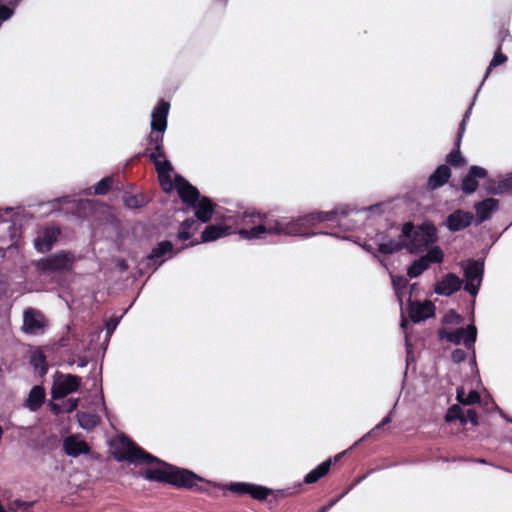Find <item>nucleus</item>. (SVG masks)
Returning <instances> with one entry per match:
<instances>
[{
	"label": "nucleus",
	"mask_w": 512,
	"mask_h": 512,
	"mask_svg": "<svg viewBox=\"0 0 512 512\" xmlns=\"http://www.w3.org/2000/svg\"><path fill=\"white\" fill-rule=\"evenodd\" d=\"M351 211L345 208H336L328 212H313L298 218L279 217L275 219L254 211H246L238 217L237 224L240 227L238 234L246 240L265 239L267 235L312 236L316 233H310V228L325 221H337L340 227L352 230L356 228V224L342 223V218Z\"/></svg>",
	"instance_id": "nucleus-1"
},
{
	"label": "nucleus",
	"mask_w": 512,
	"mask_h": 512,
	"mask_svg": "<svg viewBox=\"0 0 512 512\" xmlns=\"http://www.w3.org/2000/svg\"><path fill=\"white\" fill-rule=\"evenodd\" d=\"M122 451L116 455L119 461L126 460L134 464L155 462L145 470L144 476L148 480L168 482L176 486L193 488L201 478L186 469L169 465L146 453L142 448L135 445L129 439H122Z\"/></svg>",
	"instance_id": "nucleus-2"
},
{
	"label": "nucleus",
	"mask_w": 512,
	"mask_h": 512,
	"mask_svg": "<svg viewBox=\"0 0 512 512\" xmlns=\"http://www.w3.org/2000/svg\"><path fill=\"white\" fill-rule=\"evenodd\" d=\"M170 105L164 100H160L151 114V133L148 137L149 145L153 151L149 153L150 160L154 163L157 170L161 186L164 191L172 190L171 173L173 171L170 161L166 159L163 149V134L167 128V116Z\"/></svg>",
	"instance_id": "nucleus-3"
},
{
	"label": "nucleus",
	"mask_w": 512,
	"mask_h": 512,
	"mask_svg": "<svg viewBox=\"0 0 512 512\" xmlns=\"http://www.w3.org/2000/svg\"><path fill=\"white\" fill-rule=\"evenodd\" d=\"M175 187L182 201L193 208L198 221L207 223L211 220L214 204L208 197L200 196L197 188L181 176H176Z\"/></svg>",
	"instance_id": "nucleus-4"
},
{
	"label": "nucleus",
	"mask_w": 512,
	"mask_h": 512,
	"mask_svg": "<svg viewBox=\"0 0 512 512\" xmlns=\"http://www.w3.org/2000/svg\"><path fill=\"white\" fill-rule=\"evenodd\" d=\"M405 248L410 252H418L436 240V228L431 224H423L415 228L412 223L402 227Z\"/></svg>",
	"instance_id": "nucleus-5"
},
{
	"label": "nucleus",
	"mask_w": 512,
	"mask_h": 512,
	"mask_svg": "<svg viewBox=\"0 0 512 512\" xmlns=\"http://www.w3.org/2000/svg\"><path fill=\"white\" fill-rule=\"evenodd\" d=\"M461 267L463 269L465 278L464 289L472 297H475L478 294L483 280L484 263L480 260L471 259L462 262Z\"/></svg>",
	"instance_id": "nucleus-6"
},
{
	"label": "nucleus",
	"mask_w": 512,
	"mask_h": 512,
	"mask_svg": "<svg viewBox=\"0 0 512 512\" xmlns=\"http://www.w3.org/2000/svg\"><path fill=\"white\" fill-rule=\"evenodd\" d=\"M439 337L441 339H446L447 341L459 345L461 343L464 344V346L467 349H472L473 351V364H475V350H474V344L476 342L477 338V329L475 325L470 324L466 328H458L454 330H446V329H440L439 330Z\"/></svg>",
	"instance_id": "nucleus-7"
},
{
	"label": "nucleus",
	"mask_w": 512,
	"mask_h": 512,
	"mask_svg": "<svg viewBox=\"0 0 512 512\" xmlns=\"http://www.w3.org/2000/svg\"><path fill=\"white\" fill-rule=\"evenodd\" d=\"M74 264V256L70 252L61 251L37 262V269L43 273L69 271Z\"/></svg>",
	"instance_id": "nucleus-8"
},
{
	"label": "nucleus",
	"mask_w": 512,
	"mask_h": 512,
	"mask_svg": "<svg viewBox=\"0 0 512 512\" xmlns=\"http://www.w3.org/2000/svg\"><path fill=\"white\" fill-rule=\"evenodd\" d=\"M81 385V377L72 374H57L52 385L51 395L55 400L76 392Z\"/></svg>",
	"instance_id": "nucleus-9"
},
{
	"label": "nucleus",
	"mask_w": 512,
	"mask_h": 512,
	"mask_svg": "<svg viewBox=\"0 0 512 512\" xmlns=\"http://www.w3.org/2000/svg\"><path fill=\"white\" fill-rule=\"evenodd\" d=\"M46 326L47 321L42 313L33 308H27L24 311L22 329L26 334H43Z\"/></svg>",
	"instance_id": "nucleus-10"
},
{
	"label": "nucleus",
	"mask_w": 512,
	"mask_h": 512,
	"mask_svg": "<svg viewBox=\"0 0 512 512\" xmlns=\"http://www.w3.org/2000/svg\"><path fill=\"white\" fill-rule=\"evenodd\" d=\"M228 489L236 494H249L256 500H265L269 495L273 494L272 489L264 486L249 484L244 482H234L229 484Z\"/></svg>",
	"instance_id": "nucleus-11"
},
{
	"label": "nucleus",
	"mask_w": 512,
	"mask_h": 512,
	"mask_svg": "<svg viewBox=\"0 0 512 512\" xmlns=\"http://www.w3.org/2000/svg\"><path fill=\"white\" fill-rule=\"evenodd\" d=\"M500 49H501V47L499 46V47H498V49H497V51L495 52V54H494V56H493V58H492L491 62H490V64H489L488 68H487L486 74H485L484 79H483V81H482V83H481V85H480V86H482V85H483L484 81H485V80L487 79V77L489 76L490 71H491V69H492V68H494V67H496V66H498V65H501V64H503V63H505V62L507 61V57H506V55L502 54V53H501V51H500ZM480 88H481V87H479V88H478V90H477V92H476V94H475V96H474V99H476L477 94H478V92H479ZM474 101H475V100H473V103L470 105V107H469V108L467 109V111L465 112V114H464V116H463V119H462V121H461V123H460L459 131H458V135H457V145H459L460 140H461V138H462V136H463V134H464V132H465L466 122L468 121V119H469V117H470V114H471V111H472V106H473V104H474Z\"/></svg>",
	"instance_id": "nucleus-12"
},
{
	"label": "nucleus",
	"mask_w": 512,
	"mask_h": 512,
	"mask_svg": "<svg viewBox=\"0 0 512 512\" xmlns=\"http://www.w3.org/2000/svg\"><path fill=\"white\" fill-rule=\"evenodd\" d=\"M59 235L60 230L56 227L44 228L34 240L35 249L41 253L51 250Z\"/></svg>",
	"instance_id": "nucleus-13"
},
{
	"label": "nucleus",
	"mask_w": 512,
	"mask_h": 512,
	"mask_svg": "<svg viewBox=\"0 0 512 512\" xmlns=\"http://www.w3.org/2000/svg\"><path fill=\"white\" fill-rule=\"evenodd\" d=\"M178 252L179 251L174 252L173 244L166 240L160 242L155 248H153L147 259L155 265L154 270H156L163 262Z\"/></svg>",
	"instance_id": "nucleus-14"
},
{
	"label": "nucleus",
	"mask_w": 512,
	"mask_h": 512,
	"mask_svg": "<svg viewBox=\"0 0 512 512\" xmlns=\"http://www.w3.org/2000/svg\"><path fill=\"white\" fill-rule=\"evenodd\" d=\"M473 220V214L463 210H455L445 220V226L451 232H456L468 227Z\"/></svg>",
	"instance_id": "nucleus-15"
},
{
	"label": "nucleus",
	"mask_w": 512,
	"mask_h": 512,
	"mask_svg": "<svg viewBox=\"0 0 512 512\" xmlns=\"http://www.w3.org/2000/svg\"><path fill=\"white\" fill-rule=\"evenodd\" d=\"M463 280L454 273L445 275L435 287V293L442 296H450L459 291L462 287Z\"/></svg>",
	"instance_id": "nucleus-16"
},
{
	"label": "nucleus",
	"mask_w": 512,
	"mask_h": 512,
	"mask_svg": "<svg viewBox=\"0 0 512 512\" xmlns=\"http://www.w3.org/2000/svg\"><path fill=\"white\" fill-rule=\"evenodd\" d=\"M435 306L431 301L424 303L409 302V315L413 322L423 321L434 315Z\"/></svg>",
	"instance_id": "nucleus-17"
},
{
	"label": "nucleus",
	"mask_w": 512,
	"mask_h": 512,
	"mask_svg": "<svg viewBox=\"0 0 512 512\" xmlns=\"http://www.w3.org/2000/svg\"><path fill=\"white\" fill-rule=\"evenodd\" d=\"M65 453L70 457H78L81 454L89 453V446L76 435H70L63 440Z\"/></svg>",
	"instance_id": "nucleus-18"
},
{
	"label": "nucleus",
	"mask_w": 512,
	"mask_h": 512,
	"mask_svg": "<svg viewBox=\"0 0 512 512\" xmlns=\"http://www.w3.org/2000/svg\"><path fill=\"white\" fill-rule=\"evenodd\" d=\"M454 419L460 420L461 423L466 424L470 422L473 425L478 424V416L474 409H462L457 405H454L449 408L448 413L446 415V420L451 421Z\"/></svg>",
	"instance_id": "nucleus-19"
},
{
	"label": "nucleus",
	"mask_w": 512,
	"mask_h": 512,
	"mask_svg": "<svg viewBox=\"0 0 512 512\" xmlns=\"http://www.w3.org/2000/svg\"><path fill=\"white\" fill-rule=\"evenodd\" d=\"M451 170L447 165H440L428 178L427 188L431 191L442 187L449 180Z\"/></svg>",
	"instance_id": "nucleus-20"
},
{
	"label": "nucleus",
	"mask_w": 512,
	"mask_h": 512,
	"mask_svg": "<svg viewBox=\"0 0 512 512\" xmlns=\"http://www.w3.org/2000/svg\"><path fill=\"white\" fill-rule=\"evenodd\" d=\"M498 208V200L487 198L475 205L477 222L481 223L490 218L491 214Z\"/></svg>",
	"instance_id": "nucleus-21"
},
{
	"label": "nucleus",
	"mask_w": 512,
	"mask_h": 512,
	"mask_svg": "<svg viewBox=\"0 0 512 512\" xmlns=\"http://www.w3.org/2000/svg\"><path fill=\"white\" fill-rule=\"evenodd\" d=\"M45 399V390L42 386H34L25 400V407L32 412H36L43 404Z\"/></svg>",
	"instance_id": "nucleus-22"
},
{
	"label": "nucleus",
	"mask_w": 512,
	"mask_h": 512,
	"mask_svg": "<svg viewBox=\"0 0 512 512\" xmlns=\"http://www.w3.org/2000/svg\"><path fill=\"white\" fill-rule=\"evenodd\" d=\"M228 234H230V227L228 226L221 224L209 225L202 232L201 239L202 242H211Z\"/></svg>",
	"instance_id": "nucleus-23"
},
{
	"label": "nucleus",
	"mask_w": 512,
	"mask_h": 512,
	"mask_svg": "<svg viewBox=\"0 0 512 512\" xmlns=\"http://www.w3.org/2000/svg\"><path fill=\"white\" fill-rule=\"evenodd\" d=\"M332 461L331 459H328L324 462H322L319 466H317L315 469L310 471L304 478L305 484H313L316 483L319 479H321L323 476H325L331 467Z\"/></svg>",
	"instance_id": "nucleus-24"
},
{
	"label": "nucleus",
	"mask_w": 512,
	"mask_h": 512,
	"mask_svg": "<svg viewBox=\"0 0 512 512\" xmlns=\"http://www.w3.org/2000/svg\"><path fill=\"white\" fill-rule=\"evenodd\" d=\"M77 419L80 427L87 431L92 430L100 423V417L91 412H78Z\"/></svg>",
	"instance_id": "nucleus-25"
},
{
	"label": "nucleus",
	"mask_w": 512,
	"mask_h": 512,
	"mask_svg": "<svg viewBox=\"0 0 512 512\" xmlns=\"http://www.w3.org/2000/svg\"><path fill=\"white\" fill-rule=\"evenodd\" d=\"M379 251L383 254H392L405 248L404 237H402V233L399 236V240H383L379 244Z\"/></svg>",
	"instance_id": "nucleus-26"
},
{
	"label": "nucleus",
	"mask_w": 512,
	"mask_h": 512,
	"mask_svg": "<svg viewBox=\"0 0 512 512\" xmlns=\"http://www.w3.org/2000/svg\"><path fill=\"white\" fill-rule=\"evenodd\" d=\"M197 221L193 218H188L185 221L182 222L179 232H178V239L185 241L188 240L192 235L193 231H196L198 229Z\"/></svg>",
	"instance_id": "nucleus-27"
},
{
	"label": "nucleus",
	"mask_w": 512,
	"mask_h": 512,
	"mask_svg": "<svg viewBox=\"0 0 512 512\" xmlns=\"http://www.w3.org/2000/svg\"><path fill=\"white\" fill-rule=\"evenodd\" d=\"M30 363L41 375L47 372L48 367L46 363V357L42 352L37 351L32 353L30 357Z\"/></svg>",
	"instance_id": "nucleus-28"
},
{
	"label": "nucleus",
	"mask_w": 512,
	"mask_h": 512,
	"mask_svg": "<svg viewBox=\"0 0 512 512\" xmlns=\"http://www.w3.org/2000/svg\"><path fill=\"white\" fill-rule=\"evenodd\" d=\"M428 262L422 256L420 259L414 261L412 265L408 269V276L410 278H415L421 275L426 269L429 268Z\"/></svg>",
	"instance_id": "nucleus-29"
},
{
	"label": "nucleus",
	"mask_w": 512,
	"mask_h": 512,
	"mask_svg": "<svg viewBox=\"0 0 512 512\" xmlns=\"http://www.w3.org/2000/svg\"><path fill=\"white\" fill-rule=\"evenodd\" d=\"M429 265L433 263H440L443 261V251L438 246H434L428 250V252L423 256Z\"/></svg>",
	"instance_id": "nucleus-30"
},
{
	"label": "nucleus",
	"mask_w": 512,
	"mask_h": 512,
	"mask_svg": "<svg viewBox=\"0 0 512 512\" xmlns=\"http://www.w3.org/2000/svg\"><path fill=\"white\" fill-rule=\"evenodd\" d=\"M407 283V279L403 276L392 278V284L400 302H402V291L406 288Z\"/></svg>",
	"instance_id": "nucleus-31"
},
{
	"label": "nucleus",
	"mask_w": 512,
	"mask_h": 512,
	"mask_svg": "<svg viewBox=\"0 0 512 512\" xmlns=\"http://www.w3.org/2000/svg\"><path fill=\"white\" fill-rule=\"evenodd\" d=\"M461 188L463 192L471 194L477 190L478 182L476 181V179L472 178L470 175L467 174V176H465L464 179L462 180Z\"/></svg>",
	"instance_id": "nucleus-32"
},
{
	"label": "nucleus",
	"mask_w": 512,
	"mask_h": 512,
	"mask_svg": "<svg viewBox=\"0 0 512 512\" xmlns=\"http://www.w3.org/2000/svg\"><path fill=\"white\" fill-rule=\"evenodd\" d=\"M112 184V178L106 177L99 181L94 188V193L96 195H104L108 192Z\"/></svg>",
	"instance_id": "nucleus-33"
},
{
	"label": "nucleus",
	"mask_w": 512,
	"mask_h": 512,
	"mask_svg": "<svg viewBox=\"0 0 512 512\" xmlns=\"http://www.w3.org/2000/svg\"><path fill=\"white\" fill-rule=\"evenodd\" d=\"M125 206L131 209H136L143 206L144 201L136 195L126 196L124 199Z\"/></svg>",
	"instance_id": "nucleus-34"
},
{
	"label": "nucleus",
	"mask_w": 512,
	"mask_h": 512,
	"mask_svg": "<svg viewBox=\"0 0 512 512\" xmlns=\"http://www.w3.org/2000/svg\"><path fill=\"white\" fill-rule=\"evenodd\" d=\"M512 190V174L502 179L497 186V193H506Z\"/></svg>",
	"instance_id": "nucleus-35"
},
{
	"label": "nucleus",
	"mask_w": 512,
	"mask_h": 512,
	"mask_svg": "<svg viewBox=\"0 0 512 512\" xmlns=\"http://www.w3.org/2000/svg\"><path fill=\"white\" fill-rule=\"evenodd\" d=\"M447 162L452 166H458L464 162L459 150L452 151L447 155Z\"/></svg>",
	"instance_id": "nucleus-36"
},
{
	"label": "nucleus",
	"mask_w": 512,
	"mask_h": 512,
	"mask_svg": "<svg viewBox=\"0 0 512 512\" xmlns=\"http://www.w3.org/2000/svg\"><path fill=\"white\" fill-rule=\"evenodd\" d=\"M14 9L0 3V22L7 21L12 17Z\"/></svg>",
	"instance_id": "nucleus-37"
},
{
	"label": "nucleus",
	"mask_w": 512,
	"mask_h": 512,
	"mask_svg": "<svg viewBox=\"0 0 512 512\" xmlns=\"http://www.w3.org/2000/svg\"><path fill=\"white\" fill-rule=\"evenodd\" d=\"M468 175H470L474 179L476 177L484 178L487 175V171L480 166H471Z\"/></svg>",
	"instance_id": "nucleus-38"
},
{
	"label": "nucleus",
	"mask_w": 512,
	"mask_h": 512,
	"mask_svg": "<svg viewBox=\"0 0 512 512\" xmlns=\"http://www.w3.org/2000/svg\"><path fill=\"white\" fill-rule=\"evenodd\" d=\"M444 321L445 323L460 324L462 321V317L458 315L455 311L451 310L445 315Z\"/></svg>",
	"instance_id": "nucleus-39"
},
{
	"label": "nucleus",
	"mask_w": 512,
	"mask_h": 512,
	"mask_svg": "<svg viewBox=\"0 0 512 512\" xmlns=\"http://www.w3.org/2000/svg\"><path fill=\"white\" fill-rule=\"evenodd\" d=\"M120 322V319L117 317L110 318L109 321L106 323V333L107 337H111L113 332L115 331L116 327L118 326Z\"/></svg>",
	"instance_id": "nucleus-40"
},
{
	"label": "nucleus",
	"mask_w": 512,
	"mask_h": 512,
	"mask_svg": "<svg viewBox=\"0 0 512 512\" xmlns=\"http://www.w3.org/2000/svg\"><path fill=\"white\" fill-rule=\"evenodd\" d=\"M451 359L454 363H461L466 359V352L463 349H455L451 354Z\"/></svg>",
	"instance_id": "nucleus-41"
},
{
	"label": "nucleus",
	"mask_w": 512,
	"mask_h": 512,
	"mask_svg": "<svg viewBox=\"0 0 512 512\" xmlns=\"http://www.w3.org/2000/svg\"><path fill=\"white\" fill-rule=\"evenodd\" d=\"M480 402V395L477 391L471 390L465 398V405H472Z\"/></svg>",
	"instance_id": "nucleus-42"
},
{
	"label": "nucleus",
	"mask_w": 512,
	"mask_h": 512,
	"mask_svg": "<svg viewBox=\"0 0 512 512\" xmlns=\"http://www.w3.org/2000/svg\"><path fill=\"white\" fill-rule=\"evenodd\" d=\"M352 486L349 487L346 491H344L338 498L331 500L327 505H324L320 508L318 512H327L329 509H331L342 497H344L350 490Z\"/></svg>",
	"instance_id": "nucleus-43"
},
{
	"label": "nucleus",
	"mask_w": 512,
	"mask_h": 512,
	"mask_svg": "<svg viewBox=\"0 0 512 512\" xmlns=\"http://www.w3.org/2000/svg\"><path fill=\"white\" fill-rule=\"evenodd\" d=\"M392 413H393V410L390 411V413L386 417H384L379 424H377L371 431H369L366 434V436H370L374 431L380 429L381 427H383L385 425H388L392 421V418H391Z\"/></svg>",
	"instance_id": "nucleus-44"
},
{
	"label": "nucleus",
	"mask_w": 512,
	"mask_h": 512,
	"mask_svg": "<svg viewBox=\"0 0 512 512\" xmlns=\"http://www.w3.org/2000/svg\"><path fill=\"white\" fill-rule=\"evenodd\" d=\"M78 399L76 398H71V399H68L66 401V403L64 404V410L68 413H71L73 412L74 410L77 409L78 407Z\"/></svg>",
	"instance_id": "nucleus-45"
},
{
	"label": "nucleus",
	"mask_w": 512,
	"mask_h": 512,
	"mask_svg": "<svg viewBox=\"0 0 512 512\" xmlns=\"http://www.w3.org/2000/svg\"><path fill=\"white\" fill-rule=\"evenodd\" d=\"M466 395L467 394H466L465 389L463 387L457 388L456 398H457L458 402H460L461 404L465 405Z\"/></svg>",
	"instance_id": "nucleus-46"
},
{
	"label": "nucleus",
	"mask_w": 512,
	"mask_h": 512,
	"mask_svg": "<svg viewBox=\"0 0 512 512\" xmlns=\"http://www.w3.org/2000/svg\"><path fill=\"white\" fill-rule=\"evenodd\" d=\"M12 211H13V209H12V208H10V207H8V208H6V209H4V210L0 209V222H2V216H3V213H4V212H5V213H10V212H12Z\"/></svg>",
	"instance_id": "nucleus-47"
},
{
	"label": "nucleus",
	"mask_w": 512,
	"mask_h": 512,
	"mask_svg": "<svg viewBox=\"0 0 512 512\" xmlns=\"http://www.w3.org/2000/svg\"><path fill=\"white\" fill-rule=\"evenodd\" d=\"M276 493H277V496H284L285 495V491L284 490H277Z\"/></svg>",
	"instance_id": "nucleus-48"
},
{
	"label": "nucleus",
	"mask_w": 512,
	"mask_h": 512,
	"mask_svg": "<svg viewBox=\"0 0 512 512\" xmlns=\"http://www.w3.org/2000/svg\"><path fill=\"white\" fill-rule=\"evenodd\" d=\"M369 211H373V210H376L378 209V205H375V206H370L369 208H367Z\"/></svg>",
	"instance_id": "nucleus-49"
},
{
	"label": "nucleus",
	"mask_w": 512,
	"mask_h": 512,
	"mask_svg": "<svg viewBox=\"0 0 512 512\" xmlns=\"http://www.w3.org/2000/svg\"><path fill=\"white\" fill-rule=\"evenodd\" d=\"M52 410H53L55 413H58V406L54 404V405L52 406Z\"/></svg>",
	"instance_id": "nucleus-50"
},
{
	"label": "nucleus",
	"mask_w": 512,
	"mask_h": 512,
	"mask_svg": "<svg viewBox=\"0 0 512 512\" xmlns=\"http://www.w3.org/2000/svg\"><path fill=\"white\" fill-rule=\"evenodd\" d=\"M367 437H368V436H366V435H365V436H364V437H362L359 441H356V442H355V445H358V444H359V442L363 441V440H364V439H366Z\"/></svg>",
	"instance_id": "nucleus-51"
},
{
	"label": "nucleus",
	"mask_w": 512,
	"mask_h": 512,
	"mask_svg": "<svg viewBox=\"0 0 512 512\" xmlns=\"http://www.w3.org/2000/svg\"><path fill=\"white\" fill-rule=\"evenodd\" d=\"M367 437H368V436H366V435H365V436H364V437H362L359 441H356V442H355V445H358V444H359V442L363 441V440H364V439H366Z\"/></svg>",
	"instance_id": "nucleus-52"
},
{
	"label": "nucleus",
	"mask_w": 512,
	"mask_h": 512,
	"mask_svg": "<svg viewBox=\"0 0 512 512\" xmlns=\"http://www.w3.org/2000/svg\"><path fill=\"white\" fill-rule=\"evenodd\" d=\"M476 462L486 464V461L484 459H477Z\"/></svg>",
	"instance_id": "nucleus-53"
},
{
	"label": "nucleus",
	"mask_w": 512,
	"mask_h": 512,
	"mask_svg": "<svg viewBox=\"0 0 512 512\" xmlns=\"http://www.w3.org/2000/svg\"><path fill=\"white\" fill-rule=\"evenodd\" d=\"M120 267H121V269H123V270H125V269H126V265L124 264V262H121V263H120Z\"/></svg>",
	"instance_id": "nucleus-54"
},
{
	"label": "nucleus",
	"mask_w": 512,
	"mask_h": 512,
	"mask_svg": "<svg viewBox=\"0 0 512 512\" xmlns=\"http://www.w3.org/2000/svg\"><path fill=\"white\" fill-rule=\"evenodd\" d=\"M406 323H407V321L405 319H403L402 322H401V326L405 327Z\"/></svg>",
	"instance_id": "nucleus-55"
},
{
	"label": "nucleus",
	"mask_w": 512,
	"mask_h": 512,
	"mask_svg": "<svg viewBox=\"0 0 512 512\" xmlns=\"http://www.w3.org/2000/svg\"><path fill=\"white\" fill-rule=\"evenodd\" d=\"M362 479L363 477H360L359 479H357L356 483H359Z\"/></svg>",
	"instance_id": "nucleus-56"
},
{
	"label": "nucleus",
	"mask_w": 512,
	"mask_h": 512,
	"mask_svg": "<svg viewBox=\"0 0 512 512\" xmlns=\"http://www.w3.org/2000/svg\"><path fill=\"white\" fill-rule=\"evenodd\" d=\"M0 3H2V0H0Z\"/></svg>",
	"instance_id": "nucleus-57"
}]
</instances>
